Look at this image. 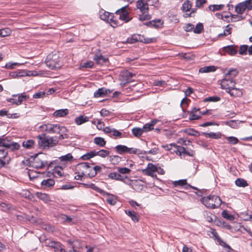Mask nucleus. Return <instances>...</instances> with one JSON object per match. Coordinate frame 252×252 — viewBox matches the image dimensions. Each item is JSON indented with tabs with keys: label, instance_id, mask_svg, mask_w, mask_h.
<instances>
[{
	"label": "nucleus",
	"instance_id": "obj_51",
	"mask_svg": "<svg viewBox=\"0 0 252 252\" xmlns=\"http://www.w3.org/2000/svg\"><path fill=\"white\" fill-rule=\"evenodd\" d=\"M129 13H124L120 14L119 15V19L121 20L124 21L126 23L129 22L132 19V18L129 17Z\"/></svg>",
	"mask_w": 252,
	"mask_h": 252
},
{
	"label": "nucleus",
	"instance_id": "obj_35",
	"mask_svg": "<svg viewBox=\"0 0 252 252\" xmlns=\"http://www.w3.org/2000/svg\"><path fill=\"white\" fill-rule=\"evenodd\" d=\"M94 142L101 147H104L106 144V141H105L104 139L100 137H97L94 138Z\"/></svg>",
	"mask_w": 252,
	"mask_h": 252
},
{
	"label": "nucleus",
	"instance_id": "obj_36",
	"mask_svg": "<svg viewBox=\"0 0 252 252\" xmlns=\"http://www.w3.org/2000/svg\"><path fill=\"white\" fill-rule=\"evenodd\" d=\"M238 74V71L236 69L232 68L225 75V77H226V78L229 77L234 79V78L237 76Z\"/></svg>",
	"mask_w": 252,
	"mask_h": 252
},
{
	"label": "nucleus",
	"instance_id": "obj_2",
	"mask_svg": "<svg viewBox=\"0 0 252 252\" xmlns=\"http://www.w3.org/2000/svg\"><path fill=\"white\" fill-rule=\"evenodd\" d=\"M0 147L4 148L6 150L9 149L11 151H14L19 149L20 145L2 136L0 137Z\"/></svg>",
	"mask_w": 252,
	"mask_h": 252
},
{
	"label": "nucleus",
	"instance_id": "obj_64",
	"mask_svg": "<svg viewBox=\"0 0 252 252\" xmlns=\"http://www.w3.org/2000/svg\"><path fill=\"white\" fill-rule=\"evenodd\" d=\"M207 3L206 0H196L195 6L197 8H202L203 4Z\"/></svg>",
	"mask_w": 252,
	"mask_h": 252
},
{
	"label": "nucleus",
	"instance_id": "obj_39",
	"mask_svg": "<svg viewBox=\"0 0 252 252\" xmlns=\"http://www.w3.org/2000/svg\"><path fill=\"white\" fill-rule=\"evenodd\" d=\"M34 141L33 140H28L23 142L22 145L26 149H30L33 147Z\"/></svg>",
	"mask_w": 252,
	"mask_h": 252
},
{
	"label": "nucleus",
	"instance_id": "obj_13",
	"mask_svg": "<svg viewBox=\"0 0 252 252\" xmlns=\"http://www.w3.org/2000/svg\"><path fill=\"white\" fill-rule=\"evenodd\" d=\"M93 59L95 61L97 64H99L100 65H102L104 64L107 65L109 63V60L107 58L104 57L101 54L100 55H95L94 56Z\"/></svg>",
	"mask_w": 252,
	"mask_h": 252
},
{
	"label": "nucleus",
	"instance_id": "obj_4",
	"mask_svg": "<svg viewBox=\"0 0 252 252\" xmlns=\"http://www.w3.org/2000/svg\"><path fill=\"white\" fill-rule=\"evenodd\" d=\"M201 202L204 205H221L223 202L220 198L217 195H208L200 199Z\"/></svg>",
	"mask_w": 252,
	"mask_h": 252
},
{
	"label": "nucleus",
	"instance_id": "obj_61",
	"mask_svg": "<svg viewBox=\"0 0 252 252\" xmlns=\"http://www.w3.org/2000/svg\"><path fill=\"white\" fill-rule=\"evenodd\" d=\"M158 150H159L158 148H154L148 152L141 151L139 154H149L156 155V154H157L158 153Z\"/></svg>",
	"mask_w": 252,
	"mask_h": 252
},
{
	"label": "nucleus",
	"instance_id": "obj_59",
	"mask_svg": "<svg viewBox=\"0 0 252 252\" xmlns=\"http://www.w3.org/2000/svg\"><path fill=\"white\" fill-rule=\"evenodd\" d=\"M220 98L219 96L214 95L212 96H209L208 97L205 98L204 99L205 102L207 101H213V102H217L220 101Z\"/></svg>",
	"mask_w": 252,
	"mask_h": 252
},
{
	"label": "nucleus",
	"instance_id": "obj_44",
	"mask_svg": "<svg viewBox=\"0 0 252 252\" xmlns=\"http://www.w3.org/2000/svg\"><path fill=\"white\" fill-rule=\"evenodd\" d=\"M55 184V181L54 180L51 179H48L47 180H44L42 183L41 185L42 186H45L46 187H52Z\"/></svg>",
	"mask_w": 252,
	"mask_h": 252
},
{
	"label": "nucleus",
	"instance_id": "obj_14",
	"mask_svg": "<svg viewBox=\"0 0 252 252\" xmlns=\"http://www.w3.org/2000/svg\"><path fill=\"white\" fill-rule=\"evenodd\" d=\"M158 123H160V121L154 119L152 120L150 123L145 124L143 126V130L144 132H147L154 129V126Z\"/></svg>",
	"mask_w": 252,
	"mask_h": 252
},
{
	"label": "nucleus",
	"instance_id": "obj_22",
	"mask_svg": "<svg viewBox=\"0 0 252 252\" xmlns=\"http://www.w3.org/2000/svg\"><path fill=\"white\" fill-rule=\"evenodd\" d=\"M201 135L205 136L206 137H209L215 139L220 138L221 136V133L220 132L217 133L214 132H203L201 133Z\"/></svg>",
	"mask_w": 252,
	"mask_h": 252
},
{
	"label": "nucleus",
	"instance_id": "obj_57",
	"mask_svg": "<svg viewBox=\"0 0 252 252\" xmlns=\"http://www.w3.org/2000/svg\"><path fill=\"white\" fill-rule=\"evenodd\" d=\"M188 186L194 189L197 190L198 192H196V194L199 196H202L204 194H206V192L207 190L205 189H199L196 187L190 186V185H188Z\"/></svg>",
	"mask_w": 252,
	"mask_h": 252
},
{
	"label": "nucleus",
	"instance_id": "obj_62",
	"mask_svg": "<svg viewBox=\"0 0 252 252\" xmlns=\"http://www.w3.org/2000/svg\"><path fill=\"white\" fill-rule=\"evenodd\" d=\"M118 171L122 174H129L131 172V170L126 167H118Z\"/></svg>",
	"mask_w": 252,
	"mask_h": 252
},
{
	"label": "nucleus",
	"instance_id": "obj_55",
	"mask_svg": "<svg viewBox=\"0 0 252 252\" xmlns=\"http://www.w3.org/2000/svg\"><path fill=\"white\" fill-rule=\"evenodd\" d=\"M97 156H99L102 158H105L109 156L110 152L106 150H100L97 152Z\"/></svg>",
	"mask_w": 252,
	"mask_h": 252
},
{
	"label": "nucleus",
	"instance_id": "obj_24",
	"mask_svg": "<svg viewBox=\"0 0 252 252\" xmlns=\"http://www.w3.org/2000/svg\"><path fill=\"white\" fill-rule=\"evenodd\" d=\"M108 177L109 178L113 180H116L118 181H124L125 179H127V177H124L121 175L120 174L117 173L116 172H112L110 173L108 175Z\"/></svg>",
	"mask_w": 252,
	"mask_h": 252
},
{
	"label": "nucleus",
	"instance_id": "obj_42",
	"mask_svg": "<svg viewBox=\"0 0 252 252\" xmlns=\"http://www.w3.org/2000/svg\"><path fill=\"white\" fill-rule=\"evenodd\" d=\"M236 186L240 187H247L248 184L246 180L243 179L238 178L235 181Z\"/></svg>",
	"mask_w": 252,
	"mask_h": 252
},
{
	"label": "nucleus",
	"instance_id": "obj_21",
	"mask_svg": "<svg viewBox=\"0 0 252 252\" xmlns=\"http://www.w3.org/2000/svg\"><path fill=\"white\" fill-rule=\"evenodd\" d=\"M227 93H229L231 96H240L242 95V92L239 89L233 87L232 88H230V91L228 90L226 91Z\"/></svg>",
	"mask_w": 252,
	"mask_h": 252
},
{
	"label": "nucleus",
	"instance_id": "obj_6",
	"mask_svg": "<svg viewBox=\"0 0 252 252\" xmlns=\"http://www.w3.org/2000/svg\"><path fill=\"white\" fill-rule=\"evenodd\" d=\"M90 164L91 163L85 162L77 164L75 167V173L82 174L87 177L88 173L91 171Z\"/></svg>",
	"mask_w": 252,
	"mask_h": 252
},
{
	"label": "nucleus",
	"instance_id": "obj_29",
	"mask_svg": "<svg viewBox=\"0 0 252 252\" xmlns=\"http://www.w3.org/2000/svg\"><path fill=\"white\" fill-rule=\"evenodd\" d=\"M118 197L114 195L108 194V197L106 200L107 203L110 205H115L117 203Z\"/></svg>",
	"mask_w": 252,
	"mask_h": 252
},
{
	"label": "nucleus",
	"instance_id": "obj_40",
	"mask_svg": "<svg viewBox=\"0 0 252 252\" xmlns=\"http://www.w3.org/2000/svg\"><path fill=\"white\" fill-rule=\"evenodd\" d=\"M144 131L143 130V128H139V127H134L132 129V133L134 136L137 137H139L140 136Z\"/></svg>",
	"mask_w": 252,
	"mask_h": 252
},
{
	"label": "nucleus",
	"instance_id": "obj_47",
	"mask_svg": "<svg viewBox=\"0 0 252 252\" xmlns=\"http://www.w3.org/2000/svg\"><path fill=\"white\" fill-rule=\"evenodd\" d=\"M137 35L133 34L131 36L127 38L126 42L129 44H133L138 42V40H140V39H137Z\"/></svg>",
	"mask_w": 252,
	"mask_h": 252
},
{
	"label": "nucleus",
	"instance_id": "obj_38",
	"mask_svg": "<svg viewBox=\"0 0 252 252\" xmlns=\"http://www.w3.org/2000/svg\"><path fill=\"white\" fill-rule=\"evenodd\" d=\"M216 67L215 66H208L201 67L199 69V72L201 73H206L215 71Z\"/></svg>",
	"mask_w": 252,
	"mask_h": 252
},
{
	"label": "nucleus",
	"instance_id": "obj_25",
	"mask_svg": "<svg viewBox=\"0 0 252 252\" xmlns=\"http://www.w3.org/2000/svg\"><path fill=\"white\" fill-rule=\"evenodd\" d=\"M59 220L65 223H67L69 224H72L74 223V222L73 221V219L69 216L64 214H61L59 217Z\"/></svg>",
	"mask_w": 252,
	"mask_h": 252
},
{
	"label": "nucleus",
	"instance_id": "obj_37",
	"mask_svg": "<svg viewBox=\"0 0 252 252\" xmlns=\"http://www.w3.org/2000/svg\"><path fill=\"white\" fill-rule=\"evenodd\" d=\"M109 158L110 161L113 165H117L122 160V158L119 156L112 155Z\"/></svg>",
	"mask_w": 252,
	"mask_h": 252
},
{
	"label": "nucleus",
	"instance_id": "obj_16",
	"mask_svg": "<svg viewBox=\"0 0 252 252\" xmlns=\"http://www.w3.org/2000/svg\"><path fill=\"white\" fill-rule=\"evenodd\" d=\"M111 91L108 89H106L105 88H101L98 89L94 93V96L95 97H103L105 95L111 93Z\"/></svg>",
	"mask_w": 252,
	"mask_h": 252
},
{
	"label": "nucleus",
	"instance_id": "obj_49",
	"mask_svg": "<svg viewBox=\"0 0 252 252\" xmlns=\"http://www.w3.org/2000/svg\"><path fill=\"white\" fill-rule=\"evenodd\" d=\"M225 124L227 126H230L233 128H236L238 127V123L235 120H230L224 122Z\"/></svg>",
	"mask_w": 252,
	"mask_h": 252
},
{
	"label": "nucleus",
	"instance_id": "obj_23",
	"mask_svg": "<svg viewBox=\"0 0 252 252\" xmlns=\"http://www.w3.org/2000/svg\"><path fill=\"white\" fill-rule=\"evenodd\" d=\"M132 186L133 189L138 192L141 191L144 187V185L141 184V181L137 180H135L132 182Z\"/></svg>",
	"mask_w": 252,
	"mask_h": 252
},
{
	"label": "nucleus",
	"instance_id": "obj_63",
	"mask_svg": "<svg viewBox=\"0 0 252 252\" xmlns=\"http://www.w3.org/2000/svg\"><path fill=\"white\" fill-rule=\"evenodd\" d=\"M151 16L149 14H146L144 15V14L142 13L141 14L139 15V20L141 21L148 20L151 19Z\"/></svg>",
	"mask_w": 252,
	"mask_h": 252
},
{
	"label": "nucleus",
	"instance_id": "obj_33",
	"mask_svg": "<svg viewBox=\"0 0 252 252\" xmlns=\"http://www.w3.org/2000/svg\"><path fill=\"white\" fill-rule=\"evenodd\" d=\"M37 196L38 198L42 200L44 203H48L50 201V198L49 195L46 193H42L41 192H37Z\"/></svg>",
	"mask_w": 252,
	"mask_h": 252
},
{
	"label": "nucleus",
	"instance_id": "obj_9",
	"mask_svg": "<svg viewBox=\"0 0 252 252\" xmlns=\"http://www.w3.org/2000/svg\"><path fill=\"white\" fill-rule=\"evenodd\" d=\"M221 87L222 89L225 90L226 91H230V88H232L233 87L235 86V81L233 78H230L226 77L221 80Z\"/></svg>",
	"mask_w": 252,
	"mask_h": 252
},
{
	"label": "nucleus",
	"instance_id": "obj_27",
	"mask_svg": "<svg viewBox=\"0 0 252 252\" xmlns=\"http://www.w3.org/2000/svg\"><path fill=\"white\" fill-rule=\"evenodd\" d=\"M114 149L118 154L123 155L127 153L128 147L125 145H118L114 148Z\"/></svg>",
	"mask_w": 252,
	"mask_h": 252
},
{
	"label": "nucleus",
	"instance_id": "obj_43",
	"mask_svg": "<svg viewBox=\"0 0 252 252\" xmlns=\"http://www.w3.org/2000/svg\"><path fill=\"white\" fill-rule=\"evenodd\" d=\"M185 132L189 135H192L196 137H198L200 135L198 131L193 128L187 129L185 130Z\"/></svg>",
	"mask_w": 252,
	"mask_h": 252
},
{
	"label": "nucleus",
	"instance_id": "obj_60",
	"mask_svg": "<svg viewBox=\"0 0 252 252\" xmlns=\"http://www.w3.org/2000/svg\"><path fill=\"white\" fill-rule=\"evenodd\" d=\"M114 17H115L114 14L112 13L111 15V16L109 18V21L108 22V23H110L111 25L113 27H117L118 24V21L117 20H115Z\"/></svg>",
	"mask_w": 252,
	"mask_h": 252
},
{
	"label": "nucleus",
	"instance_id": "obj_56",
	"mask_svg": "<svg viewBox=\"0 0 252 252\" xmlns=\"http://www.w3.org/2000/svg\"><path fill=\"white\" fill-rule=\"evenodd\" d=\"M128 5L125 6L121 8L120 9L117 10L115 12V14L116 15H120V14H123L124 13H129V11L127 9V8L128 7Z\"/></svg>",
	"mask_w": 252,
	"mask_h": 252
},
{
	"label": "nucleus",
	"instance_id": "obj_26",
	"mask_svg": "<svg viewBox=\"0 0 252 252\" xmlns=\"http://www.w3.org/2000/svg\"><path fill=\"white\" fill-rule=\"evenodd\" d=\"M101 171V167L99 166L96 165L94 166L91 171L88 173L87 175V177L92 178L95 177L97 172H100Z\"/></svg>",
	"mask_w": 252,
	"mask_h": 252
},
{
	"label": "nucleus",
	"instance_id": "obj_53",
	"mask_svg": "<svg viewBox=\"0 0 252 252\" xmlns=\"http://www.w3.org/2000/svg\"><path fill=\"white\" fill-rule=\"evenodd\" d=\"M203 30V25L202 23H199L195 28L193 29V32L195 33H200Z\"/></svg>",
	"mask_w": 252,
	"mask_h": 252
},
{
	"label": "nucleus",
	"instance_id": "obj_10",
	"mask_svg": "<svg viewBox=\"0 0 252 252\" xmlns=\"http://www.w3.org/2000/svg\"><path fill=\"white\" fill-rule=\"evenodd\" d=\"M142 173L146 175L150 176L152 177L154 176L157 177L155 172L158 171V167L152 163L148 164L147 167L146 169L142 170Z\"/></svg>",
	"mask_w": 252,
	"mask_h": 252
},
{
	"label": "nucleus",
	"instance_id": "obj_3",
	"mask_svg": "<svg viewBox=\"0 0 252 252\" xmlns=\"http://www.w3.org/2000/svg\"><path fill=\"white\" fill-rule=\"evenodd\" d=\"M41 153L35 154L31 156V158H33V164L32 165L33 167L36 169H42L46 166H47V168L52 167V164L54 161L50 162L49 163L47 161H42L41 159L37 158L38 156ZM55 162H56L55 161Z\"/></svg>",
	"mask_w": 252,
	"mask_h": 252
},
{
	"label": "nucleus",
	"instance_id": "obj_5",
	"mask_svg": "<svg viewBox=\"0 0 252 252\" xmlns=\"http://www.w3.org/2000/svg\"><path fill=\"white\" fill-rule=\"evenodd\" d=\"M46 64L51 69L60 68L61 64L58 56L55 55H48L46 58Z\"/></svg>",
	"mask_w": 252,
	"mask_h": 252
},
{
	"label": "nucleus",
	"instance_id": "obj_50",
	"mask_svg": "<svg viewBox=\"0 0 252 252\" xmlns=\"http://www.w3.org/2000/svg\"><path fill=\"white\" fill-rule=\"evenodd\" d=\"M173 185L174 187L178 186H184L185 185H188L187 180L186 179L180 180L179 181H174L173 182Z\"/></svg>",
	"mask_w": 252,
	"mask_h": 252
},
{
	"label": "nucleus",
	"instance_id": "obj_1",
	"mask_svg": "<svg viewBox=\"0 0 252 252\" xmlns=\"http://www.w3.org/2000/svg\"><path fill=\"white\" fill-rule=\"evenodd\" d=\"M38 140V145L40 148L47 149L56 146L58 143V140L54 139L53 137L48 138L46 133H43L36 136Z\"/></svg>",
	"mask_w": 252,
	"mask_h": 252
},
{
	"label": "nucleus",
	"instance_id": "obj_54",
	"mask_svg": "<svg viewBox=\"0 0 252 252\" xmlns=\"http://www.w3.org/2000/svg\"><path fill=\"white\" fill-rule=\"evenodd\" d=\"M248 47L249 46L247 45H241L239 50V54L241 55L247 54V52L248 51Z\"/></svg>",
	"mask_w": 252,
	"mask_h": 252
},
{
	"label": "nucleus",
	"instance_id": "obj_58",
	"mask_svg": "<svg viewBox=\"0 0 252 252\" xmlns=\"http://www.w3.org/2000/svg\"><path fill=\"white\" fill-rule=\"evenodd\" d=\"M1 37H5L9 35L11 33V31L9 28H4L0 29Z\"/></svg>",
	"mask_w": 252,
	"mask_h": 252
},
{
	"label": "nucleus",
	"instance_id": "obj_32",
	"mask_svg": "<svg viewBox=\"0 0 252 252\" xmlns=\"http://www.w3.org/2000/svg\"><path fill=\"white\" fill-rule=\"evenodd\" d=\"M192 3L189 0H186L182 5L181 8L183 11H189L191 9Z\"/></svg>",
	"mask_w": 252,
	"mask_h": 252
},
{
	"label": "nucleus",
	"instance_id": "obj_20",
	"mask_svg": "<svg viewBox=\"0 0 252 252\" xmlns=\"http://www.w3.org/2000/svg\"><path fill=\"white\" fill-rule=\"evenodd\" d=\"M137 36H138L137 37V39H140V40H138V42H143L145 44L153 43L156 41V38H145L143 35L140 34H137Z\"/></svg>",
	"mask_w": 252,
	"mask_h": 252
},
{
	"label": "nucleus",
	"instance_id": "obj_52",
	"mask_svg": "<svg viewBox=\"0 0 252 252\" xmlns=\"http://www.w3.org/2000/svg\"><path fill=\"white\" fill-rule=\"evenodd\" d=\"M188 113L189 114V120L190 121L199 120L201 118V114H197L196 113H192L189 111H188Z\"/></svg>",
	"mask_w": 252,
	"mask_h": 252
},
{
	"label": "nucleus",
	"instance_id": "obj_30",
	"mask_svg": "<svg viewBox=\"0 0 252 252\" xmlns=\"http://www.w3.org/2000/svg\"><path fill=\"white\" fill-rule=\"evenodd\" d=\"M68 114L67 109H60L54 112L53 115L57 117H63Z\"/></svg>",
	"mask_w": 252,
	"mask_h": 252
},
{
	"label": "nucleus",
	"instance_id": "obj_19",
	"mask_svg": "<svg viewBox=\"0 0 252 252\" xmlns=\"http://www.w3.org/2000/svg\"><path fill=\"white\" fill-rule=\"evenodd\" d=\"M246 9L247 6L244 1L239 3L235 7V12L239 14H243Z\"/></svg>",
	"mask_w": 252,
	"mask_h": 252
},
{
	"label": "nucleus",
	"instance_id": "obj_12",
	"mask_svg": "<svg viewBox=\"0 0 252 252\" xmlns=\"http://www.w3.org/2000/svg\"><path fill=\"white\" fill-rule=\"evenodd\" d=\"M148 3L145 0H138L136 2V7L140 11L145 14L147 13L149 10Z\"/></svg>",
	"mask_w": 252,
	"mask_h": 252
},
{
	"label": "nucleus",
	"instance_id": "obj_34",
	"mask_svg": "<svg viewBox=\"0 0 252 252\" xmlns=\"http://www.w3.org/2000/svg\"><path fill=\"white\" fill-rule=\"evenodd\" d=\"M59 159L61 161L67 162L68 161H71L73 159V157L70 153H68L64 156L59 157Z\"/></svg>",
	"mask_w": 252,
	"mask_h": 252
},
{
	"label": "nucleus",
	"instance_id": "obj_17",
	"mask_svg": "<svg viewBox=\"0 0 252 252\" xmlns=\"http://www.w3.org/2000/svg\"><path fill=\"white\" fill-rule=\"evenodd\" d=\"M54 252H72L71 251L67 252L64 248V246L59 242L56 241L52 248Z\"/></svg>",
	"mask_w": 252,
	"mask_h": 252
},
{
	"label": "nucleus",
	"instance_id": "obj_11",
	"mask_svg": "<svg viewBox=\"0 0 252 252\" xmlns=\"http://www.w3.org/2000/svg\"><path fill=\"white\" fill-rule=\"evenodd\" d=\"M238 46L235 45H228L223 47L222 49V51L224 52L223 54H221V55H225V53H227L230 56H234L237 53Z\"/></svg>",
	"mask_w": 252,
	"mask_h": 252
},
{
	"label": "nucleus",
	"instance_id": "obj_18",
	"mask_svg": "<svg viewBox=\"0 0 252 252\" xmlns=\"http://www.w3.org/2000/svg\"><path fill=\"white\" fill-rule=\"evenodd\" d=\"M112 14V13L105 11L103 9H101L99 12V17L101 19L107 22L109 21V18Z\"/></svg>",
	"mask_w": 252,
	"mask_h": 252
},
{
	"label": "nucleus",
	"instance_id": "obj_15",
	"mask_svg": "<svg viewBox=\"0 0 252 252\" xmlns=\"http://www.w3.org/2000/svg\"><path fill=\"white\" fill-rule=\"evenodd\" d=\"M174 152L179 154L180 156L183 155H188L190 157H194L195 155V152L194 151L190 150L189 151L186 150L184 147H178V150H174Z\"/></svg>",
	"mask_w": 252,
	"mask_h": 252
},
{
	"label": "nucleus",
	"instance_id": "obj_31",
	"mask_svg": "<svg viewBox=\"0 0 252 252\" xmlns=\"http://www.w3.org/2000/svg\"><path fill=\"white\" fill-rule=\"evenodd\" d=\"M126 213L129 216L132 220L134 222H138L139 220V217L137 214L133 211L126 210Z\"/></svg>",
	"mask_w": 252,
	"mask_h": 252
},
{
	"label": "nucleus",
	"instance_id": "obj_28",
	"mask_svg": "<svg viewBox=\"0 0 252 252\" xmlns=\"http://www.w3.org/2000/svg\"><path fill=\"white\" fill-rule=\"evenodd\" d=\"M89 121V117L84 116V115H80L79 117L75 118V122L77 125H80L82 124L88 122Z\"/></svg>",
	"mask_w": 252,
	"mask_h": 252
},
{
	"label": "nucleus",
	"instance_id": "obj_48",
	"mask_svg": "<svg viewBox=\"0 0 252 252\" xmlns=\"http://www.w3.org/2000/svg\"><path fill=\"white\" fill-rule=\"evenodd\" d=\"M224 5L223 4H219V5H215V4H214V5H210L209 6V9L212 11H216V10H221L222 9H223V8L224 7Z\"/></svg>",
	"mask_w": 252,
	"mask_h": 252
},
{
	"label": "nucleus",
	"instance_id": "obj_8",
	"mask_svg": "<svg viewBox=\"0 0 252 252\" xmlns=\"http://www.w3.org/2000/svg\"><path fill=\"white\" fill-rule=\"evenodd\" d=\"M59 125L48 123L43 124L39 126V128L43 132L49 133H57L58 130Z\"/></svg>",
	"mask_w": 252,
	"mask_h": 252
},
{
	"label": "nucleus",
	"instance_id": "obj_41",
	"mask_svg": "<svg viewBox=\"0 0 252 252\" xmlns=\"http://www.w3.org/2000/svg\"><path fill=\"white\" fill-rule=\"evenodd\" d=\"M163 21L160 19H155L153 20V27L158 29L161 28L163 26Z\"/></svg>",
	"mask_w": 252,
	"mask_h": 252
},
{
	"label": "nucleus",
	"instance_id": "obj_46",
	"mask_svg": "<svg viewBox=\"0 0 252 252\" xmlns=\"http://www.w3.org/2000/svg\"><path fill=\"white\" fill-rule=\"evenodd\" d=\"M222 216L229 220H233L234 219L233 215L228 214L226 210H223L221 213Z\"/></svg>",
	"mask_w": 252,
	"mask_h": 252
},
{
	"label": "nucleus",
	"instance_id": "obj_45",
	"mask_svg": "<svg viewBox=\"0 0 252 252\" xmlns=\"http://www.w3.org/2000/svg\"><path fill=\"white\" fill-rule=\"evenodd\" d=\"M6 158H2L1 157H0V169L4 167L9 163L11 158H9L8 159H6Z\"/></svg>",
	"mask_w": 252,
	"mask_h": 252
},
{
	"label": "nucleus",
	"instance_id": "obj_7",
	"mask_svg": "<svg viewBox=\"0 0 252 252\" xmlns=\"http://www.w3.org/2000/svg\"><path fill=\"white\" fill-rule=\"evenodd\" d=\"M13 97H18V98H10L7 99V102H10L12 104H16V105H19L22 103V102L28 99L29 98L28 95H25V93L13 94L12 95Z\"/></svg>",
	"mask_w": 252,
	"mask_h": 252
}]
</instances>
